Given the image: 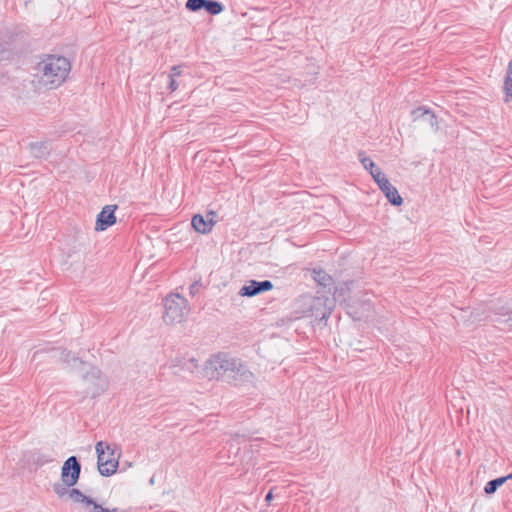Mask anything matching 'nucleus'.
<instances>
[{
	"instance_id": "nucleus-1",
	"label": "nucleus",
	"mask_w": 512,
	"mask_h": 512,
	"mask_svg": "<svg viewBox=\"0 0 512 512\" xmlns=\"http://www.w3.org/2000/svg\"><path fill=\"white\" fill-rule=\"evenodd\" d=\"M206 376L211 379L223 378L235 385L253 383L254 374L242 363L241 360L225 353L211 356L204 368Z\"/></svg>"
},
{
	"instance_id": "nucleus-2",
	"label": "nucleus",
	"mask_w": 512,
	"mask_h": 512,
	"mask_svg": "<svg viewBox=\"0 0 512 512\" xmlns=\"http://www.w3.org/2000/svg\"><path fill=\"white\" fill-rule=\"evenodd\" d=\"M70 69V62L65 57L49 55L37 65L38 82L45 88H56L65 81Z\"/></svg>"
},
{
	"instance_id": "nucleus-3",
	"label": "nucleus",
	"mask_w": 512,
	"mask_h": 512,
	"mask_svg": "<svg viewBox=\"0 0 512 512\" xmlns=\"http://www.w3.org/2000/svg\"><path fill=\"white\" fill-rule=\"evenodd\" d=\"M67 487L64 483L53 484V491L59 497L68 496L74 503L81 504L86 512H127L119 508H104L101 504L95 502L92 498L84 495L79 489Z\"/></svg>"
},
{
	"instance_id": "nucleus-4",
	"label": "nucleus",
	"mask_w": 512,
	"mask_h": 512,
	"mask_svg": "<svg viewBox=\"0 0 512 512\" xmlns=\"http://www.w3.org/2000/svg\"><path fill=\"white\" fill-rule=\"evenodd\" d=\"M163 320L166 324L173 325L183 322L190 313V306L180 294H170L164 299Z\"/></svg>"
},
{
	"instance_id": "nucleus-5",
	"label": "nucleus",
	"mask_w": 512,
	"mask_h": 512,
	"mask_svg": "<svg viewBox=\"0 0 512 512\" xmlns=\"http://www.w3.org/2000/svg\"><path fill=\"white\" fill-rule=\"evenodd\" d=\"M95 450L99 473L103 476L113 475L119 464V453H117L116 446L99 441L96 443Z\"/></svg>"
},
{
	"instance_id": "nucleus-6",
	"label": "nucleus",
	"mask_w": 512,
	"mask_h": 512,
	"mask_svg": "<svg viewBox=\"0 0 512 512\" xmlns=\"http://www.w3.org/2000/svg\"><path fill=\"white\" fill-rule=\"evenodd\" d=\"M81 465L75 456L69 457L61 468V481L67 487H73L79 480Z\"/></svg>"
},
{
	"instance_id": "nucleus-7",
	"label": "nucleus",
	"mask_w": 512,
	"mask_h": 512,
	"mask_svg": "<svg viewBox=\"0 0 512 512\" xmlns=\"http://www.w3.org/2000/svg\"><path fill=\"white\" fill-rule=\"evenodd\" d=\"M373 180L377 183L380 190L392 205L399 206L402 204L403 200L399 195L398 190L389 182L388 178L382 171H377Z\"/></svg>"
},
{
	"instance_id": "nucleus-8",
	"label": "nucleus",
	"mask_w": 512,
	"mask_h": 512,
	"mask_svg": "<svg viewBox=\"0 0 512 512\" xmlns=\"http://www.w3.org/2000/svg\"><path fill=\"white\" fill-rule=\"evenodd\" d=\"M84 378L87 382L92 384V387L89 389V393L93 397L101 394L108 387L107 378L95 367H91Z\"/></svg>"
},
{
	"instance_id": "nucleus-9",
	"label": "nucleus",
	"mask_w": 512,
	"mask_h": 512,
	"mask_svg": "<svg viewBox=\"0 0 512 512\" xmlns=\"http://www.w3.org/2000/svg\"><path fill=\"white\" fill-rule=\"evenodd\" d=\"M273 288V284L269 280L258 282L256 280L247 281L246 284L240 289L239 295L246 297H253L261 292L269 291Z\"/></svg>"
},
{
	"instance_id": "nucleus-10",
	"label": "nucleus",
	"mask_w": 512,
	"mask_h": 512,
	"mask_svg": "<svg viewBox=\"0 0 512 512\" xmlns=\"http://www.w3.org/2000/svg\"><path fill=\"white\" fill-rule=\"evenodd\" d=\"M115 208V206L107 205L98 214L95 226L97 231H104L115 223Z\"/></svg>"
},
{
	"instance_id": "nucleus-11",
	"label": "nucleus",
	"mask_w": 512,
	"mask_h": 512,
	"mask_svg": "<svg viewBox=\"0 0 512 512\" xmlns=\"http://www.w3.org/2000/svg\"><path fill=\"white\" fill-rule=\"evenodd\" d=\"M214 212H210L206 218H204L200 214H196L193 216L191 225L192 227L199 233L205 234L211 231L214 226Z\"/></svg>"
},
{
	"instance_id": "nucleus-12",
	"label": "nucleus",
	"mask_w": 512,
	"mask_h": 512,
	"mask_svg": "<svg viewBox=\"0 0 512 512\" xmlns=\"http://www.w3.org/2000/svg\"><path fill=\"white\" fill-rule=\"evenodd\" d=\"M418 122L421 123L423 128L429 131L438 130V122L435 114L425 107H418Z\"/></svg>"
},
{
	"instance_id": "nucleus-13",
	"label": "nucleus",
	"mask_w": 512,
	"mask_h": 512,
	"mask_svg": "<svg viewBox=\"0 0 512 512\" xmlns=\"http://www.w3.org/2000/svg\"><path fill=\"white\" fill-rule=\"evenodd\" d=\"M28 147L31 155L35 158H45L50 151L48 142H32Z\"/></svg>"
},
{
	"instance_id": "nucleus-14",
	"label": "nucleus",
	"mask_w": 512,
	"mask_h": 512,
	"mask_svg": "<svg viewBox=\"0 0 512 512\" xmlns=\"http://www.w3.org/2000/svg\"><path fill=\"white\" fill-rule=\"evenodd\" d=\"M358 159L361 162V164L363 165V167L369 171L372 178H374V175H376L377 171H381L375 165V163L369 157L366 156V154L364 152H359Z\"/></svg>"
},
{
	"instance_id": "nucleus-15",
	"label": "nucleus",
	"mask_w": 512,
	"mask_h": 512,
	"mask_svg": "<svg viewBox=\"0 0 512 512\" xmlns=\"http://www.w3.org/2000/svg\"><path fill=\"white\" fill-rule=\"evenodd\" d=\"M504 92L507 98L506 100H509L512 97V60L508 63L506 70Z\"/></svg>"
},
{
	"instance_id": "nucleus-16",
	"label": "nucleus",
	"mask_w": 512,
	"mask_h": 512,
	"mask_svg": "<svg viewBox=\"0 0 512 512\" xmlns=\"http://www.w3.org/2000/svg\"><path fill=\"white\" fill-rule=\"evenodd\" d=\"M62 359L67 363L69 364L72 368H79V367H83L86 365V363H84L83 361L79 360L77 357L75 356H72L70 352H67V351H63L62 352Z\"/></svg>"
},
{
	"instance_id": "nucleus-17",
	"label": "nucleus",
	"mask_w": 512,
	"mask_h": 512,
	"mask_svg": "<svg viewBox=\"0 0 512 512\" xmlns=\"http://www.w3.org/2000/svg\"><path fill=\"white\" fill-rule=\"evenodd\" d=\"M204 9L211 15H217L223 11V6L216 0H206V3H204Z\"/></svg>"
},
{
	"instance_id": "nucleus-18",
	"label": "nucleus",
	"mask_w": 512,
	"mask_h": 512,
	"mask_svg": "<svg viewBox=\"0 0 512 512\" xmlns=\"http://www.w3.org/2000/svg\"><path fill=\"white\" fill-rule=\"evenodd\" d=\"M505 482L506 478L502 477L491 480L485 485L484 491L486 494H493Z\"/></svg>"
},
{
	"instance_id": "nucleus-19",
	"label": "nucleus",
	"mask_w": 512,
	"mask_h": 512,
	"mask_svg": "<svg viewBox=\"0 0 512 512\" xmlns=\"http://www.w3.org/2000/svg\"><path fill=\"white\" fill-rule=\"evenodd\" d=\"M313 274H314L315 281H317L320 285L327 286L330 284L331 277L328 274H326L325 272H323L321 270H319V271L314 270Z\"/></svg>"
},
{
	"instance_id": "nucleus-20",
	"label": "nucleus",
	"mask_w": 512,
	"mask_h": 512,
	"mask_svg": "<svg viewBox=\"0 0 512 512\" xmlns=\"http://www.w3.org/2000/svg\"><path fill=\"white\" fill-rule=\"evenodd\" d=\"M204 3H206V0H188L186 8L190 11H198L204 8Z\"/></svg>"
},
{
	"instance_id": "nucleus-21",
	"label": "nucleus",
	"mask_w": 512,
	"mask_h": 512,
	"mask_svg": "<svg viewBox=\"0 0 512 512\" xmlns=\"http://www.w3.org/2000/svg\"><path fill=\"white\" fill-rule=\"evenodd\" d=\"M183 368L193 373L194 370L198 368V363L195 359L190 358L184 361Z\"/></svg>"
},
{
	"instance_id": "nucleus-22",
	"label": "nucleus",
	"mask_w": 512,
	"mask_h": 512,
	"mask_svg": "<svg viewBox=\"0 0 512 512\" xmlns=\"http://www.w3.org/2000/svg\"><path fill=\"white\" fill-rule=\"evenodd\" d=\"M498 315L506 317V322H510L512 325V310H506L505 308H501L498 312Z\"/></svg>"
},
{
	"instance_id": "nucleus-23",
	"label": "nucleus",
	"mask_w": 512,
	"mask_h": 512,
	"mask_svg": "<svg viewBox=\"0 0 512 512\" xmlns=\"http://www.w3.org/2000/svg\"><path fill=\"white\" fill-rule=\"evenodd\" d=\"M181 75V67L180 66H173L171 69L170 78H175Z\"/></svg>"
},
{
	"instance_id": "nucleus-24",
	"label": "nucleus",
	"mask_w": 512,
	"mask_h": 512,
	"mask_svg": "<svg viewBox=\"0 0 512 512\" xmlns=\"http://www.w3.org/2000/svg\"><path fill=\"white\" fill-rule=\"evenodd\" d=\"M177 88H178V83L176 82V80L174 78H170V82H169V89H170V91L173 92Z\"/></svg>"
},
{
	"instance_id": "nucleus-25",
	"label": "nucleus",
	"mask_w": 512,
	"mask_h": 512,
	"mask_svg": "<svg viewBox=\"0 0 512 512\" xmlns=\"http://www.w3.org/2000/svg\"><path fill=\"white\" fill-rule=\"evenodd\" d=\"M272 499H273V489H271V490L267 493V495H266V497H265V501H266L267 503H270V502L272 501Z\"/></svg>"
},
{
	"instance_id": "nucleus-26",
	"label": "nucleus",
	"mask_w": 512,
	"mask_h": 512,
	"mask_svg": "<svg viewBox=\"0 0 512 512\" xmlns=\"http://www.w3.org/2000/svg\"><path fill=\"white\" fill-rule=\"evenodd\" d=\"M329 314H330V312H323L321 318L324 319V318L328 317Z\"/></svg>"
},
{
	"instance_id": "nucleus-27",
	"label": "nucleus",
	"mask_w": 512,
	"mask_h": 512,
	"mask_svg": "<svg viewBox=\"0 0 512 512\" xmlns=\"http://www.w3.org/2000/svg\"><path fill=\"white\" fill-rule=\"evenodd\" d=\"M321 304H322V302H321V300H320V299H317V300H315V302H314V306H316V305H321Z\"/></svg>"
},
{
	"instance_id": "nucleus-28",
	"label": "nucleus",
	"mask_w": 512,
	"mask_h": 512,
	"mask_svg": "<svg viewBox=\"0 0 512 512\" xmlns=\"http://www.w3.org/2000/svg\"><path fill=\"white\" fill-rule=\"evenodd\" d=\"M195 285H196V284H192V285H191V287H190V291H191V293H193V291H195Z\"/></svg>"
},
{
	"instance_id": "nucleus-29",
	"label": "nucleus",
	"mask_w": 512,
	"mask_h": 512,
	"mask_svg": "<svg viewBox=\"0 0 512 512\" xmlns=\"http://www.w3.org/2000/svg\"><path fill=\"white\" fill-rule=\"evenodd\" d=\"M504 478H506V481H507L508 479H512V472H511L509 475L505 476Z\"/></svg>"
}]
</instances>
